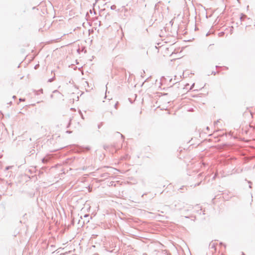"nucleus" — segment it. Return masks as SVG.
<instances>
[{
	"instance_id": "1",
	"label": "nucleus",
	"mask_w": 255,
	"mask_h": 255,
	"mask_svg": "<svg viewBox=\"0 0 255 255\" xmlns=\"http://www.w3.org/2000/svg\"><path fill=\"white\" fill-rule=\"evenodd\" d=\"M177 53H178V51L175 52L173 45H170L169 47L163 48L162 50V54L164 57L171 56L173 54Z\"/></svg>"
},
{
	"instance_id": "2",
	"label": "nucleus",
	"mask_w": 255,
	"mask_h": 255,
	"mask_svg": "<svg viewBox=\"0 0 255 255\" xmlns=\"http://www.w3.org/2000/svg\"><path fill=\"white\" fill-rule=\"evenodd\" d=\"M180 57H176V58H173V59H172L171 60L172 61L173 60H175V59H179Z\"/></svg>"
}]
</instances>
